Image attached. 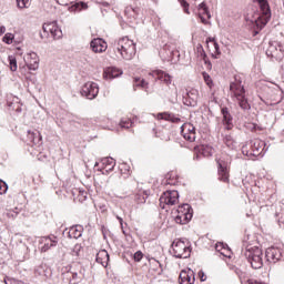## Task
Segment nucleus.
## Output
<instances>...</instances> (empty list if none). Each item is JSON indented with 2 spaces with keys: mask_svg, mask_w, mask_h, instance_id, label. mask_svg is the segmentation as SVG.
I'll list each match as a JSON object with an SVG mask.
<instances>
[{
  "mask_svg": "<svg viewBox=\"0 0 284 284\" xmlns=\"http://www.w3.org/2000/svg\"><path fill=\"white\" fill-rule=\"evenodd\" d=\"M113 50L124 61H132L136 54V44L130 38L123 37L113 42Z\"/></svg>",
  "mask_w": 284,
  "mask_h": 284,
  "instance_id": "obj_1",
  "label": "nucleus"
},
{
  "mask_svg": "<svg viewBox=\"0 0 284 284\" xmlns=\"http://www.w3.org/2000/svg\"><path fill=\"white\" fill-rule=\"evenodd\" d=\"M242 256L246 258L253 270L263 267V251L247 242H243Z\"/></svg>",
  "mask_w": 284,
  "mask_h": 284,
  "instance_id": "obj_2",
  "label": "nucleus"
},
{
  "mask_svg": "<svg viewBox=\"0 0 284 284\" xmlns=\"http://www.w3.org/2000/svg\"><path fill=\"white\" fill-rule=\"evenodd\" d=\"M261 14L257 19L254 20V34H258L260 30H263L267 23H270V19H272V10L270 9V3L267 0H257Z\"/></svg>",
  "mask_w": 284,
  "mask_h": 284,
  "instance_id": "obj_3",
  "label": "nucleus"
},
{
  "mask_svg": "<svg viewBox=\"0 0 284 284\" xmlns=\"http://www.w3.org/2000/svg\"><path fill=\"white\" fill-rule=\"evenodd\" d=\"M230 90L233 93V97H235V100L241 110H244V112H248V110H252V105H250L247 97L245 95V87H243L241 81L232 82L230 84Z\"/></svg>",
  "mask_w": 284,
  "mask_h": 284,
  "instance_id": "obj_4",
  "label": "nucleus"
},
{
  "mask_svg": "<svg viewBox=\"0 0 284 284\" xmlns=\"http://www.w3.org/2000/svg\"><path fill=\"white\" fill-rule=\"evenodd\" d=\"M268 148L265 141L254 139L251 141V151L247 150V145H244L242 146V154H244V156H265V152H267Z\"/></svg>",
  "mask_w": 284,
  "mask_h": 284,
  "instance_id": "obj_5",
  "label": "nucleus"
},
{
  "mask_svg": "<svg viewBox=\"0 0 284 284\" xmlns=\"http://www.w3.org/2000/svg\"><path fill=\"white\" fill-rule=\"evenodd\" d=\"M172 250L175 258H190L192 254V247L187 240H175L172 243Z\"/></svg>",
  "mask_w": 284,
  "mask_h": 284,
  "instance_id": "obj_6",
  "label": "nucleus"
},
{
  "mask_svg": "<svg viewBox=\"0 0 284 284\" xmlns=\"http://www.w3.org/2000/svg\"><path fill=\"white\" fill-rule=\"evenodd\" d=\"M194 216V210L190 204H182L178 207V214L175 216V223L179 225H187Z\"/></svg>",
  "mask_w": 284,
  "mask_h": 284,
  "instance_id": "obj_7",
  "label": "nucleus"
},
{
  "mask_svg": "<svg viewBox=\"0 0 284 284\" xmlns=\"http://www.w3.org/2000/svg\"><path fill=\"white\" fill-rule=\"evenodd\" d=\"M266 55L271 57V59H275V61H283L284 49L283 44L278 41H270L268 47L266 49Z\"/></svg>",
  "mask_w": 284,
  "mask_h": 284,
  "instance_id": "obj_8",
  "label": "nucleus"
},
{
  "mask_svg": "<svg viewBox=\"0 0 284 284\" xmlns=\"http://www.w3.org/2000/svg\"><path fill=\"white\" fill-rule=\"evenodd\" d=\"M43 33H40L41 39L43 37H52L53 39H61L63 37V31L57 24V21L47 22L42 26Z\"/></svg>",
  "mask_w": 284,
  "mask_h": 284,
  "instance_id": "obj_9",
  "label": "nucleus"
},
{
  "mask_svg": "<svg viewBox=\"0 0 284 284\" xmlns=\"http://www.w3.org/2000/svg\"><path fill=\"white\" fill-rule=\"evenodd\" d=\"M179 203V191L168 190L160 196V205L162 210H165V205H176Z\"/></svg>",
  "mask_w": 284,
  "mask_h": 284,
  "instance_id": "obj_10",
  "label": "nucleus"
},
{
  "mask_svg": "<svg viewBox=\"0 0 284 284\" xmlns=\"http://www.w3.org/2000/svg\"><path fill=\"white\" fill-rule=\"evenodd\" d=\"M219 181L227 183L230 181V161L221 158L217 160Z\"/></svg>",
  "mask_w": 284,
  "mask_h": 284,
  "instance_id": "obj_11",
  "label": "nucleus"
},
{
  "mask_svg": "<svg viewBox=\"0 0 284 284\" xmlns=\"http://www.w3.org/2000/svg\"><path fill=\"white\" fill-rule=\"evenodd\" d=\"M281 258H283V248L276 247V246H271L266 248L265 251L266 263L274 265L275 263H278Z\"/></svg>",
  "mask_w": 284,
  "mask_h": 284,
  "instance_id": "obj_12",
  "label": "nucleus"
},
{
  "mask_svg": "<svg viewBox=\"0 0 284 284\" xmlns=\"http://www.w3.org/2000/svg\"><path fill=\"white\" fill-rule=\"evenodd\" d=\"M81 94L90 101L94 100L95 97H99V84L95 82L84 83L81 89Z\"/></svg>",
  "mask_w": 284,
  "mask_h": 284,
  "instance_id": "obj_13",
  "label": "nucleus"
},
{
  "mask_svg": "<svg viewBox=\"0 0 284 284\" xmlns=\"http://www.w3.org/2000/svg\"><path fill=\"white\" fill-rule=\"evenodd\" d=\"M183 103L190 108H196L199 103V90H186L185 94L183 95Z\"/></svg>",
  "mask_w": 284,
  "mask_h": 284,
  "instance_id": "obj_14",
  "label": "nucleus"
},
{
  "mask_svg": "<svg viewBox=\"0 0 284 284\" xmlns=\"http://www.w3.org/2000/svg\"><path fill=\"white\" fill-rule=\"evenodd\" d=\"M57 3H59V6H69V12H81V10H88V3L83 1L70 2V0H57Z\"/></svg>",
  "mask_w": 284,
  "mask_h": 284,
  "instance_id": "obj_15",
  "label": "nucleus"
},
{
  "mask_svg": "<svg viewBox=\"0 0 284 284\" xmlns=\"http://www.w3.org/2000/svg\"><path fill=\"white\" fill-rule=\"evenodd\" d=\"M150 77H153V79H158V81H161L164 83V85H171L172 84V75H170L168 72L163 70H154L151 71Z\"/></svg>",
  "mask_w": 284,
  "mask_h": 284,
  "instance_id": "obj_16",
  "label": "nucleus"
},
{
  "mask_svg": "<svg viewBox=\"0 0 284 284\" xmlns=\"http://www.w3.org/2000/svg\"><path fill=\"white\" fill-rule=\"evenodd\" d=\"M197 16L201 20V23L204 26H207L210 21L207 19H212V14H210V9L207 8V4L205 2H202L197 6Z\"/></svg>",
  "mask_w": 284,
  "mask_h": 284,
  "instance_id": "obj_17",
  "label": "nucleus"
},
{
  "mask_svg": "<svg viewBox=\"0 0 284 284\" xmlns=\"http://www.w3.org/2000/svg\"><path fill=\"white\" fill-rule=\"evenodd\" d=\"M41 252H48L51 247H57L59 240L54 235L43 236L40 239Z\"/></svg>",
  "mask_w": 284,
  "mask_h": 284,
  "instance_id": "obj_18",
  "label": "nucleus"
},
{
  "mask_svg": "<svg viewBox=\"0 0 284 284\" xmlns=\"http://www.w3.org/2000/svg\"><path fill=\"white\" fill-rule=\"evenodd\" d=\"M222 112V123L224 125V130H233L234 129V118H232V114L230 113V110L227 109V106L222 108L221 110Z\"/></svg>",
  "mask_w": 284,
  "mask_h": 284,
  "instance_id": "obj_19",
  "label": "nucleus"
},
{
  "mask_svg": "<svg viewBox=\"0 0 284 284\" xmlns=\"http://www.w3.org/2000/svg\"><path fill=\"white\" fill-rule=\"evenodd\" d=\"M26 65L29 70H39V55L36 52H30L24 58Z\"/></svg>",
  "mask_w": 284,
  "mask_h": 284,
  "instance_id": "obj_20",
  "label": "nucleus"
},
{
  "mask_svg": "<svg viewBox=\"0 0 284 284\" xmlns=\"http://www.w3.org/2000/svg\"><path fill=\"white\" fill-rule=\"evenodd\" d=\"M194 281H196V277L194 276V271H192L191 268L181 271L179 277L180 284H193Z\"/></svg>",
  "mask_w": 284,
  "mask_h": 284,
  "instance_id": "obj_21",
  "label": "nucleus"
},
{
  "mask_svg": "<svg viewBox=\"0 0 284 284\" xmlns=\"http://www.w3.org/2000/svg\"><path fill=\"white\" fill-rule=\"evenodd\" d=\"M123 74V71L121 69H118L116 67H109L103 72V79L106 81H112V79H116Z\"/></svg>",
  "mask_w": 284,
  "mask_h": 284,
  "instance_id": "obj_22",
  "label": "nucleus"
},
{
  "mask_svg": "<svg viewBox=\"0 0 284 284\" xmlns=\"http://www.w3.org/2000/svg\"><path fill=\"white\" fill-rule=\"evenodd\" d=\"M101 165H102V174H110V172H112V170H114V166L116 165V161H114V159L112 158H103L101 161Z\"/></svg>",
  "mask_w": 284,
  "mask_h": 284,
  "instance_id": "obj_23",
  "label": "nucleus"
},
{
  "mask_svg": "<svg viewBox=\"0 0 284 284\" xmlns=\"http://www.w3.org/2000/svg\"><path fill=\"white\" fill-rule=\"evenodd\" d=\"M91 49L94 52H105L108 50V42L101 38H95L91 41Z\"/></svg>",
  "mask_w": 284,
  "mask_h": 284,
  "instance_id": "obj_24",
  "label": "nucleus"
},
{
  "mask_svg": "<svg viewBox=\"0 0 284 284\" xmlns=\"http://www.w3.org/2000/svg\"><path fill=\"white\" fill-rule=\"evenodd\" d=\"M27 139L30 143L33 145H41L43 138L41 136V132L33 130V131H28Z\"/></svg>",
  "mask_w": 284,
  "mask_h": 284,
  "instance_id": "obj_25",
  "label": "nucleus"
},
{
  "mask_svg": "<svg viewBox=\"0 0 284 284\" xmlns=\"http://www.w3.org/2000/svg\"><path fill=\"white\" fill-rule=\"evenodd\" d=\"M95 261L97 263H100L102 267H108V264L110 263V254L106 250H101L98 252Z\"/></svg>",
  "mask_w": 284,
  "mask_h": 284,
  "instance_id": "obj_26",
  "label": "nucleus"
},
{
  "mask_svg": "<svg viewBox=\"0 0 284 284\" xmlns=\"http://www.w3.org/2000/svg\"><path fill=\"white\" fill-rule=\"evenodd\" d=\"M158 121H170L171 123H179L181 122V118L175 116L169 112L158 113L156 115Z\"/></svg>",
  "mask_w": 284,
  "mask_h": 284,
  "instance_id": "obj_27",
  "label": "nucleus"
},
{
  "mask_svg": "<svg viewBox=\"0 0 284 284\" xmlns=\"http://www.w3.org/2000/svg\"><path fill=\"white\" fill-rule=\"evenodd\" d=\"M162 183L163 185H179V175H176V172L171 171L166 173Z\"/></svg>",
  "mask_w": 284,
  "mask_h": 284,
  "instance_id": "obj_28",
  "label": "nucleus"
},
{
  "mask_svg": "<svg viewBox=\"0 0 284 284\" xmlns=\"http://www.w3.org/2000/svg\"><path fill=\"white\" fill-rule=\"evenodd\" d=\"M69 239H81L83 236V226L74 225L69 229Z\"/></svg>",
  "mask_w": 284,
  "mask_h": 284,
  "instance_id": "obj_29",
  "label": "nucleus"
},
{
  "mask_svg": "<svg viewBox=\"0 0 284 284\" xmlns=\"http://www.w3.org/2000/svg\"><path fill=\"white\" fill-rule=\"evenodd\" d=\"M222 139H223L224 145H226V148H229V150H234L236 148V141L234 140L232 134H223L222 133Z\"/></svg>",
  "mask_w": 284,
  "mask_h": 284,
  "instance_id": "obj_30",
  "label": "nucleus"
},
{
  "mask_svg": "<svg viewBox=\"0 0 284 284\" xmlns=\"http://www.w3.org/2000/svg\"><path fill=\"white\" fill-rule=\"evenodd\" d=\"M150 196V190H140L136 194H135V201L136 203H145L148 201V197Z\"/></svg>",
  "mask_w": 284,
  "mask_h": 284,
  "instance_id": "obj_31",
  "label": "nucleus"
},
{
  "mask_svg": "<svg viewBox=\"0 0 284 284\" xmlns=\"http://www.w3.org/2000/svg\"><path fill=\"white\" fill-rule=\"evenodd\" d=\"M67 281H69L70 284H78L81 282V277L79 276V273L77 272H68L65 274Z\"/></svg>",
  "mask_w": 284,
  "mask_h": 284,
  "instance_id": "obj_32",
  "label": "nucleus"
},
{
  "mask_svg": "<svg viewBox=\"0 0 284 284\" xmlns=\"http://www.w3.org/2000/svg\"><path fill=\"white\" fill-rule=\"evenodd\" d=\"M124 14L129 18V19H136V17L139 16V8H134L132 6H129L125 8L124 10Z\"/></svg>",
  "mask_w": 284,
  "mask_h": 284,
  "instance_id": "obj_33",
  "label": "nucleus"
},
{
  "mask_svg": "<svg viewBox=\"0 0 284 284\" xmlns=\"http://www.w3.org/2000/svg\"><path fill=\"white\" fill-rule=\"evenodd\" d=\"M199 154L206 158L212 156V154H214V149L210 145H201L199 148Z\"/></svg>",
  "mask_w": 284,
  "mask_h": 284,
  "instance_id": "obj_34",
  "label": "nucleus"
},
{
  "mask_svg": "<svg viewBox=\"0 0 284 284\" xmlns=\"http://www.w3.org/2000/svg\"><path fill=\"white\" fill-rule=\"evenodd\" d=\"M119 125L122 130H130L134 125V122L130 118H122Z\"/></svg>",
  "mask_w": 284,
  "mask_h": 284,
  "instance_id": "obj_35",
  "label": "nucleus"
},
{
  "mask_svg": "<svg viewBox=\"0 0 284 284\" xmlns=\"http://www.w3.org/2000/svg\"><path fill=\"white\" fill-rule=\"evenodd\" d=\"M195 52L200 59H203L204 63H207V54L205 53L202 44L196 45Z\"/></svg>",
  "mask_w": 284,
  "mask_h": 284,
  "instance_id": "obj_36",
  "label": "nucleus"
},
{
  "mask_svg": "<svg viewBox=\"0 0 284 284\" xmlns=\"http://www.w3.org/2000/svg\"><path fill=\"white\" fill-rule=\"evenodd\" d=\"M181 134L185 141H190V143H193V141H196V132L187 133V131L181 130Z\"/></svg>",
  "mask_w": 284,
  "mask_h": 284,
  "instance_id": "obj_37",
  "label": "nucleus"
},
{
  "mask_svg": "<svg viewBox=\"0 0 284 284\" xmlns=\"http://www.w3.org/2000/svg\"><path fill=\"white\" fill-rule=\"evenodd\" d=\"M149 263H150V265H153L154 270H156V271L160 270V272H163V265L161 264V262L156 261V258L151 257L149 260Z\"/></svg>",
  "mask_w": 284,
  "mask_h": 284,
  "instance_id": "obj_38",
  "label": "nucleus"
},
{
  "mask_svg": "<svg viewBox=\"0 0 284 284\" xmlns=\"http://www.w3.org/2000/svg\"><path fill=\"white\" fill-rule=\"evenodd\" d=\"M9 67L11 72H17V58L14 55H9Z\"/></svg>",
  "mask_w": 284,
  "mask_h": 284,
  "instance_id": "obj_39",
  "label": "nucleus"
},
{
  "mask_svg": "<svg viewBox=\"0 0 284 284\" xmlns=\"http://www.w3.org/2000/svg\"><path fill=\"white\" fill-rule=\"evenodd\" d=\"M2 41L3 43H7V45H12V41H14V34L6 33Z\"/></svg>",
  "mask_w": 284,
  "mask_h": 284,
  "instance_id": "obj_40",
  "label": "nucleus"
},
{
  "mask_svg": "<svg viewBox=\"0 0 284 284\" xmlns=\"http://www.w3.org/2000/svg\"><path fill=\"white\" fill-rule=\"evenodd\" d=\"M214 52L212 53L213 59H219L221 57V48L219 47V42H214L213 44Z\"/></svg>",
  "mask_w": 284,
  "mask_h": 284,
  "instance_id": "obj_41",
  "label": "nucleus"
},
{
  "mask_svg": "<svg viewBox=\"0 0 284 284\" xmlns=\"http://www.w3.org/2000/svg\"><path fill=\"white\" fill-rule=\"evenodd\" d=\"M202 75H203V79H204L206 85L209 88H212V85H214V82L212 81V77H210V74H207V72H203Z\"/></svg>",
  "mask_w": 284,
  "mask_h": 284,
  "instance_id": "obj_42",
  "label": "nucleus"
},
{
  "mask_svg": "<svg viewBox=\"0 0 284 284\" xmlns=\"http://www.w3.org/2000/svg\"><path fill=\"white\" fill-rule=\"evenodd\" d=\"M221 256H223L224 258H232V250L230 248V246H225L224 251L221 252Z\"/></svg>",
  "mask_w": 284,
  "mask_h": 284,
  "instance_id": "obj_43",
  "label": "nucleus"
},
{
  "mask_svg": "<svg viewBox=\"0 0 284 284\" xmlns=\"http://www.w3.org/2000/svg\"><path fill=\"white\" fill-rule=\"evenodd\" d=\"M18 8H30V0H17Z\"/></svg>",
  "mask_w": 284,
  "mask_h": 284,
  "instance_id": "obj_44",
  "label": "nucleus"
},
{
  "mask_svg": "<svg viewBox=\"0 0 284 284\" xmlns=\"http://www.w3.org/2000/svg\"><path fill=\"white\" fill-rule=\"evenodd\" d=\"M180 6H182V8L184 9V12L186 14H190V3H187V1L185 0H178Z\"/></svg>",
  "mask_w": 284,
  "mask_h": 284,
  "instance_id": "obj_45",
  "label": "nucleus"
},
{
  "mask_svg": "<svg viewBox=\"0 0 284 284\" xmlns=\"http://www.w3.org/2000/svg\"><path fill=\"white\" fill-rule=\"evenodd\" d=\"M134 83L140 88H148V82H145V80H141L140 78H134Z\"/></svg>",
  "mask_w": 284,
  "mask_h": 284,
  "instance_id": "obj_46",
  "label": "nucleus"
},
{
  "mask_svg": "<svg viewBox=\"0 0 284 284\" xmlns=\"http://www.w3.org/2000/svg\"><path fill=\"white\" fill-rule=\"evenodd\" d=\"M226 246H227V244H225L223 242H217L215 244V251L219 252V254H221Z\"/></svg>",
  "mask_w": 284,
  "mask_h": 284,
  "instance_id": "obj_47",
  "label": "nucleus"
},
{
  "mask_svg": "<svg viewBox=\"0 0 284 284\" xmlns=\"http://www.w3.org/2000/svg\"><path fill=\"white\" fill-rule=\"evenodd\" d=\"M182 130H184V132L191 134V132H196V129L194 128V125L192 124H185L182 126Z\"/></svg>",
  "mask_w": 284,
  "mask_h": 284,
  "instance_id": "obj_48",
  "label": "nucleus"
},
{
  "mask_svg": "<svg viewBox=\"0 0 284 284\" xmlns=\"http://www.w3.org/2000/svg\"><path fill=\"white\" fill-rule=\"evenodd\" d=\"M6 192H8V183L0 180V194H6Z\"/></svg>",
  "mask_w": 284,
  "mask_h": 284,
  "instance_id": "obj_49",
  "label": "nucleus"
},
{
  "mask_svg": "<svg viewBox=\"0 0 284 284\" xmlns=\"http://www.w3.org/2000/svg\"><path fill=\"white\" fill-rule=\"evenodd\" d=\"M81 250H83V246H81V244H75L72 250L73 256H79V253L81 252Z\"/></svg>",
  "mask_w": 284,
  "mask_h": 284,
  "instance_id": "obj_50",
  "label": "nucleus"
},
{
  "mask_svg": "<svg viewBox=\"0 0 284 284\" xmlns=\"http://www.w3.org/2000/svg\"><path fill=\"white\" fill-rule=\"evenodd\" d=\"M133 258L136 263H140V261L143 260V252H141V251L135 252L133 255Z\"/></svg>",
  "mask_w": 284,
  "mask_h": 284,
  "instance_id": "obj_51",
  "label": "nucleus"
},
{
  "mask_svg": "<svg viewBox=\"0 0 284 284\" xmlns=\"http://www.w3.org/2000/svg\"><path fill=\"white\" fill-rule=\"evenodd\" d=\"M199 277L201 278V282H205L207 280V277H205V273L203 271L199 272Z\"/></svg>",
  "mask_w": 284,
  "mask_h": 284,
  "instance_id": "obj_52",
  "label": "nucleus"
},
{
  "mask_svg": "<svg viewBox=\"0 0 284 284\" xmlns=\"http://www.w3.org/2000/svg\"><path fill=\"white\" fill-rule=\"evenodd\" d=\"M2 34H6V26H1V27H0V37H1Z\"/></svg>",
  "mask_w": 284,
  "mask_h": 284,
  "instance_id": "obj_53",
  "label": "nucleus"
},
{
  "mask_svg": "<svg viewBox=\"0 0 284 284\" xmlns=\"http://www.w3.org/2000/svg\"><path fill=\"white\" fill-rule=\"evenodd\" d=\"M26 70H28V68H26V67H20V72H21V74H26Z\"/></svg>",
  "mask_w": 284,
  "mask_h": 284,
  "instance_id": "obj_54",
  "label": "nucleus"
},
{
  "mask_svg": "<svg viewBox=\"0 0 284 284\" xmlns=\"http://www.w3.org/2000/svg\"><path fill=\"white\" fill-rule=\"evenodd\" d=\"M115 219H118L120 225H123V219L121 216L116 215Z\"/></svg>",
  "mask_w": 284,
  "mask_h": 284,
  "instance_id": "obj_55",
  "label": "nucleus"
},
{
  "mask_svg": "<svg viewBox=\"0 0 284 284\" xmlns=\"http://www.w3.org/2000/svg\"><path fill=\"white\" fill-rule=\"evenodd\" d=\"M207 41H210L211 43H213V45H214V43H216V39H214V38H209L207 40H206V42Z\"/></svg>",
  "mask_w": 284,
  "mask_h": 284,
  "instance_id": "obj_56",
  "label": "nucleus"
},
{
  "mask_svg": "<svg viewBox=\"0 0 284 284\" xmlns=\"http://www.w3.org/2000/svg\"><path fill=\"white\" fill-rule=\"evenodd\" d=\"M278 223L281 225V223H284V213H282L281 217L278 219Z\"/></svg>",
  "mask_w": 284,
  "mask_h": 284,
  "instance_id": "obj_57",
  "label": "nucleus"
},
{
  "mask_svg": "<svg viewBox=\"0 0 284 284\" xmlns=\"http://www.w3.org/2000/svg\"><path fill=\"white\" fill-rule=\"evenodd\" d=\"M34 273L38 274L39 276H41V267L36 268Z\"/></svg>",
  "mask_w": 284,
  "mask_h": 284,
  "instance_id": "obj_58",
  "label": "nucleus"
},
{
  "mask_svg": "<svg viewBox=\"0 0 284 284\" xmlns=\"http://www.w3.org/2000/svg\"><path fill=\"white\" fill-rule=\"evenodd\" d=\"M121 230H122L123 234H125V226L123 224L121 225Z\"/></svg>",
  "mask_w": 284,
  "mask_h": 284,
  "instance_id": "obj_59",
  "label": "nucleus"
},
{
  "mask_svg": "<svg viewBox=\"0 0 284 284\" xmlns=\"http://www.w3.org/2000/svg\"><path fill=\"white\" fill-rule=\"evenodd\" d=\"M250 284H265L263 282H251Z\"/></svg>",
  "mask_w": 284,
  "mask_h": 284,
  "instance_id": "obj_60",
  "label": "nucleus"
},
{
  "mask_svg": "<svg viewBox=\"0 0 284 284\" xmlns=\"http://www.w3.org/2000/svg\"><path fill=\"white\" fill-rule=\"evenodd\" d=\"M17 214H19V211L11 213V216H17Z\"/></svg>",
  "mask_w": 284,
  "mask_h": 284,
  "instance_id": "obj_61",
  "label": "nucleus"
},
{
  "mask_svg": "<svg viewBox=\"0 0 284 284\" xmlns=\"http://www.w3.org/2000/svg\"><path fill=\"white\" fill-rule=\"evenodd\" d=\"M200 154H196V156L194 159H199Z\"/></svg>",
  "mask_w": 284,
  "mask_h": 284,
  "instance_id": "obj_62",
  "label": "nucleus"
},
{
  "mask_svg": "<svg viewBox=\"0 0 284 284\" xmlns=\"http://www.w3.org/2000/svg\"><path fill=\"white\" fill-rule=\"evenodd\" d=\"M171 54H176V52L172 51Z\"/></svg>",
  "mask_w": 284,
  "mask_h": 284,
  "instance_id": "obj_63",
  "label": "nucleus"
}]
</instances>
